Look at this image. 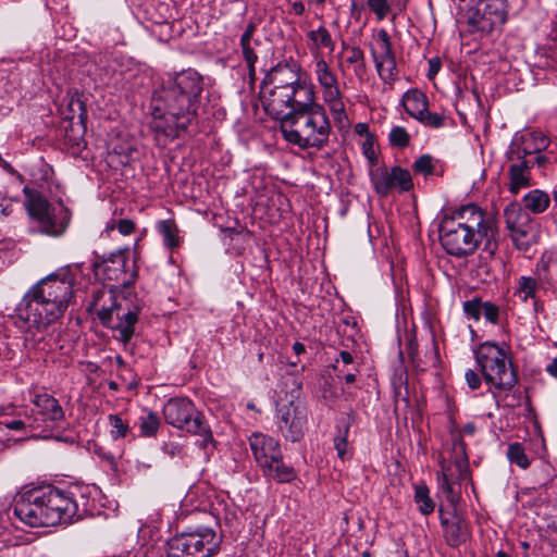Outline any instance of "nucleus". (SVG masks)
<instances>
[{
  "mask_svg": "<svg viewBox=\"0 0 557 557\" xmlns=\"http://www.w3.org/2000/svg\"><path fill=\"white\" fill-rule=\"evenodd\" d=\"M553 199H554L555 206H557V184H556V187L553 193Z\"/></svg>",
  "mask_w": 557,
  "mask_h": 557,
  "instance_id": "63",
  "label": "nucleus"
},
{
  "mask_svg": "<svg viewBox=\"0 0 557 557\" xmlns=\"http://www.w3.org/2000/svg\"><path fill=\"white\" fill-rule=\"evenodd\" d=\"M539 280L550 286L557 285V249L545 251L536 265Z\"/></svg>",
  "mask_w": 557,
  "mask_h": 557,
  "instance_id": "26",
  "label": "nucleus"
},
{
  "mask_svg": "<svg viewBox=\"0 0 557 557\" xmlns=\"http://www.w3.org/2000/svg\"><path fill=\"white\" fill-rule=\"evenodd\" d=\"M165 422L201 437L200 447L206 449L213 443L212 432L194 403L184 397L171 398L163 407Z\"/></svg>",
  "mask_w": 557,
  "mask_h": 557,
  "instance_id": "11",
  "label": "nucleus"
},
{
  "mask_svg": "<svg viewBox=\"0 0 557 557\" xmlns=\"http://www.w3.org/2000/svg\"><path fill=\"white\" fill-rule=\"evenodd\" d=\"M546 371L557 377V358H555L552 362H549L547 366H546Z\"/></svg>",
  "mask_w": 557,
  "mask_h": 557,
  "instance_id": "56",
  "label": "nucleus"
},
{
  "mask_svg": "<svg viewBox=\"0 0 557 557\" xmlns=\"http://www.w3.org/2000/svg\"><path fill=\"white\" fill-rule=\"evenodd\" d=\"M512 161L508 169V190L517 195L522 188L531 185V169L534 166V161L529 158Z\"/></svg>",
  "mask_w": 557,
  "mask_h": 557,
  "instance_id": "21",
  "label": "nucleus"
},
{
  "mask_svg": "<svg viewBox=\"0 0 557 557\" xmlns=\"http://www.w3.org/2000/svg\"><path fill=\"white\" fill-rule=\"evenodd\" d=\"M0 166L9 174L11 175H15L16 174V171L15 169L9 163L7 162L5 160L2 161V163L0 164Z\"/></svg>",
  "mask_w": 557,
  "mask_h": 557,
  "instance_id": "58",
  "label": "nucleus"
},
{
  "mask_svg": "<svg viewBox=\"0 0 557 557\" xmlns=\"http://www.w3.org/2000/svg\"><path fill=\"white\" fill-rule=\"evenodd\" d=\"M344 381L346 384H352L356 381V373L349 372L345 374Z\"/></svg>",
  "mask_w": 557,
  "mask_h": 557,
  "instance_id": "60",
  "label": "nucleus"
},
{
  "mask_svg": "<svg viewBox=\"0 0 557 557\" xmlns=\"http://www.w3.org/2000/svg\"><path fill=\"white\" fill-rule=\"evenodd\" d=\"M290 396L280 397L276 403L275 423L286 441L293 443L300 441L308 425V409L300 397L301 383L292 380Z\"/></svg>",
  "mask_w": 557,
  "mask_h": 557,
  "instance_id": "10",
  "label": "nucleus"
},
{
  "mask_svg": "<svg viewBox=\"0 0 557 557\" xmlns=\"http://www.w3.org/2000/svg\"><path fill=\"white\" fill-rule=\"evenodd\" d=\"M532 161H534V164H537L539 168H545V165L549 162L548 158L544 154L536 153L535 156L529 157Z\"/></svg>",
  "mask_w": 557,
  "mask_h": 557,
  "instance_id": "53",
  "label": "nucleus"
},
{
  "mask_svg": "<svg viewBox=\"0 0 557 557\" xmlns=\"http://www.w3.org/2000/svg\"><path fill=\"white\" fill-rule=\"evenodd\" d=\"M293 350H294V352H295L296 355H301V354H304V352H305V350H306V349H305V345H304V344H301V343H299V342H296V343H294V345H293Z\"/></svg>",
  "mask_w": 557,
  "mask_h": 557,
  "instance_id": "59",
  "label": "nucleus"
},
{
  "mask_svg": "<svg viewBox=\"0 0 557 557\" xmlns=\"http://www.w3.org/2000/svg\"><path fill=\"white\" fill-rule=\"evenodd\" d=\"M440 519L444 539L450 547H458L470 539V523L456 508L453 509V512L443 513L441 511Z\"/></svg>",
  "mask_w": 557,
  "mask_h": 557,
  "instance_id": "18",
  "label": "nucleus"
},
{
  "mask_svg": "<svg viewBox=\"0 0 557 557\" xmlns=\"http://www.w3.org/2000/svg\"><path fill=\"white\" fill-rule=\"evenodd\" d=\"M263 476L273 480L277 483H289L297 478V472L294 467L287 465L281 457H276L275 461H270L267 466L261 468Z\"/></svg>",
  "mask_w": 557,
  "mask_h": 557,
  "instance_id": "25",
  "label": "nucleus"
},
{
  "mask_svg": "<svg viewBox=\"0 0 557 557\" xmlns=\"http://www.w3.org/2000/svg\"><path fill=\"white\" fill-rule=\"evenodd\" d=\"M371 57L374 63L395 55L391 37L386 29H379L374 41L370 47Z\"/></svg>",
  "mask_w": 557,
  "mask_h": 557,
  "instance_id": "27",
  "label": "nucleus"
},
{
  "mask_svg": "<svg viewBox=\"0 0 557 557\" xmlns=\"http://www.w3.org/2000/svg\"><path fill=\"white\" fill-rule=\"evenodd\" d=\"M126 264H127V249L117 250L110 253L107 258L103 259L101 264V271L104 277L109 281H117L122 282V284H126L127 281L124 278L126 275Z\"/></svg>",
  "mask_w": 557,
  "mask_h": 557,
  "instance_id": "23",
  "label": "nucleus"
},
{
  "mask_svg": "<svg viewBox=\"0 0 557 557\" xmlns=\"http://www.w3.org/2000/svg\"><path fill=\"white\" fill-rule=\"evenodd\" d=\"M475 431H476V426L472 422L466 423L462 428V433L466 435L472 436V435H474Z\"/></svg>",
  "mask_w": 557,
  "mask_h": 557,
  "instance_id": "55",
  "label": "nucleus"
},
{
  "mask_svg": "<svg viewBox=\"0 0 557 557\" xmlns=\"http://www.w3.org/2000/svg\"><path fill=\"white\" fill-rule=\"evenodd\" d=\"M140 430V435L145 437L154 436L160 426V419L153 411H147L141 414L137 421Z\"/></svg>",
  "mask_w": 557,
  "mask_h": 557,
  "instance_id": "32",
  "label": "nucleus"
},
{
  "mask_svg": "<svg viewBox=\"0 0 557 557\" xmlns=\"http://www.w3.org/2000/svg\"><path fill=\"white\" fill-rule=\"evenodd\" d=\"M157 231L162 236L165 247L173 249L178 246V228L173 220H162L157 223Z\"/></svg>",
  "mask_w": 557,
  "mask_h": 557,
  "instance_id": "31",
  "label": "nucleus"
},
{
  "mask_svg": "<svg viewBox=\"0 0 557 557\" xmlns=\"http://www.w3.org/2000/svg\"><path fill=\"white\" fill-rule=\"evenodd\" d=\"M413 500L421 515L429 516L435 509V503L430 496V490L425 483L414 485Z\"/></svg>",
  "mask_w": 557,
  "mask_h": 557,
  "instance_id": "30",
  "label": "nucleus"
},
{
  "mask_svg": "<svg viewBox=\"0 0 557 557\" xmlns=\"http://www.w3.org/2000/svg\"><path fill=\"white\" fill-rule=\"evenodd\" d=\"M308 38L312 41L314 47L319 50L320 48H326L331 51L334 50V41L330 32L324 27L320 26L317 29L308 33Z\"/></svg>",
  "mask_w": 557,
  "mask_h": 557,
  "instance_id": "35",
  "label": "nucleus"
},
{
  "mask_svg": "<svg viewBox=\"0 0 557 557\" xmlns=\"http://www.w3.org/2000/svg\"><path fill=\"white\" fill-rule=\"evenodd\" d=\"M474 356L485 382L495 389L510 391L517 384V374L498 345L485 342L474 350Z\"/></svg>",
  "mask_w": 557,
  "mask_h": 557,
  "instance_id": "9",
  "label": "nucleus"
},
{
  "mask_svg": "<svg viewBox=\"0 0 557 557\" xmlns=\"http://www.w3.org/2000/svg\"><path fill=\"white\" fill-rule=\"evenodd\" d=\"M25 209L29 218V234L49 237L62 236L71 222V211L63 205L54 206L38 190L25 186Z\"/></svg>",
  "mask_w": 557,
  "mask_h": 557,
  "instance_id": "8",
  "label": "nucleus"
},
{
  "mask_svg": "<svg viewBox=\"0 0 557 557\" xmlns=\"http://www.w3.org/2000/svg\"><path fill=\"white\" fill-rule=\"evenodd\" d=\"M256 32V24L250 22L245 32L240 36L239 46L242 48L243 59L247 64L248 73L251 79L255 78L256 75V63L258 61V55L255 51V47L260 45L258 39H253V35Z\"/></svg>",
  "mask_w": 557,
  "mask_h": 557,
  "instance_id": "24",
  "label": "nucleus"
},
{
  "mask_svg": "<svg viewBox=\"0 0 557 557\" xmlns=\"http://www.w3.org/2000/svg\"><path fill=\"white\" fill-rule=\"evenodd\" d=\"M367 7L375 15L376 21L381 22L392 12L391 0H367Z\"/></svg>",
  "mask_w": 557,
  "mask_h": 557,
  "instance_id": "40",
  "label": "nucleus"
},
{
  "mask_svg": "<svg viewBox=\"0 0 557 557\" xmlns=\"http://www.w3.org/2000/svg\"><path fill=\"white\" fill-rule=\"evenodd\" d=\"M301 66L295 62L278 63L265 76V83L272 85L264 109L271 116H282V111L295 103H308L314 87L301 79Z\"/></svg>",
  "mask_w": 557,
  "mask_h": 557,
  "instance_id": "6",
  "label": "nucleus"
},
{
  "mask_svg": "<svg viewBox=\"0 0 557 557\" xmlns=\"http://www.w3.org/2000/svg\"><path fill=\"white\" fill-rule=\"evenodd\" d=\"M465 377H466V381H467V384L468 386L471 388V389H478L480 386H481V375L475 372L474 370H467L466 373H465Z\"/></svg>",
  "mask_w": 557,
  "mask_h": 557,
  "instance_id": "47",
  "label": "nucleus"
},
{
  "mask_svg": "<svg viewBox=\"0 0 557 557\" xmlns=\"http://www.w3.org/2000/svg\"><path fill=\"white\" fill-rule=\"evenodd\" d=\"M88 499L78 486L44 485L23 492L15 499L14 516L26 525L53 527L71 523L87 512Z\"/></svg>",
  "mask_w": 557,
  "mask_h": 557,
  "instance_id": "2",
  "label": "nucleus"
},
{
  "mask_svg": "<svg viewBox=\"0 0 557 557\" xmlns=\"http://www.w3.org/2000/svg\"><path fill=\"white\" fill-rule=\"evenodd\" d=\"M356 131L358 134H363V133L368 132V125L364 123H358L356 125Z\"/></svg>",
  "mask_w": 557,
  "mask_h": 557,
  "instance_id": "61",
  "label": "nucleus"
},
{
  "mask_svg": "<svg viewBox=\"0 0 557 557\" xmlns=\"http://www.w3.org/2000/svg\"><path fill=\"white\" fill-rule=\"evenodd\" d=\"M446 115L443 113L431 112L426 108L424 112L417 119L421 124L431 128H441L446 124Z\"/></svg>",
  "mask_w": 557,
  "mask_h": 557,
  "instance_id": "39",
  "label": "nucleus"
},
{
  "mask_svg": "<svg viewBox=\"0 0 557 557\" xmlns=\"http://www.w3.org/2000/svg\"><path fill=\"white\" fill-rule=\"evenodd\" d=\"M463 313L468 319H471L478 322L481 319L482 313V299L480 297H474L472 299L466 300L462 304Z\"/></svg>",
  "mask_w": 557,
  "mask_h": 557,
  "instance_id": "42",
  "label": "nucleus"
},
{
  "mask_svg": "<svg viewBox=\"0 0 557 557\" xmlns=\"http://www.w3.org/2000/svg\"><path fill=\"white\" fill-rule=\"evenodd\" d=\"M481 315H483L487 322L497 324L499 319V308L491 301H482Z\"/></svg>",
  "mask_w": 557,
  "mask_h": 557,
  "instance_id": "44",
  "label": "nucleus"
},
{
  "mask_svg": "<svg viewBox=\"0 0 557 557\" xmlns=\"http://www.w3.org/2000/svg\"><path fill=\"white\" fill-rule=\"evenodd\" d=\"M221 539L209 527L182 532L168 542L166 557H212L219 552Z\"/></svg>",
  "mask_w": 557,
  "mask_h": 557,
  "instance_id": "12",
  "label": "nucleus"
},
{
  "mask_svg": "<svg viewBox=\"0 0 557 557\" xmlns=\"http://www.w3.org/2000/svg\"><path fill=\"white\" fill-rule=\"evenodd\" d=\"M522 201L525 209L537 214L544 212L549 207L550 197L541 189H532L524 195Z\"/></svg>",
  "mask_w": 557,
  "mask_h": 557,
  "instance_id": "29",
  "label": "nucleus"
},
{
  "mask_svg": "<svg viewBox=\"0 0 557 557\" xmlns=\"http://www.w3.org/2000/svg\"><path fill=\"white\" fill-rule=\"evenodd\" d=\"M348 52V57L346 59L349 64H359L361 67L364 66V52L358 46L345 47Z\"/></svg>",
  "mask_w": 557,
  "mask_h": 557,
  "instance_id": "46",
  "label": "nucleus"
},
{
  "mask_svg": "<svg viewBox=\"0 0 557 557\" xmlns=\"http://www.w3.org/2000/svg\"><path fill=\"white\" fill-rule=\"evenodd\" d=\"M28 422L24 421V420H12V421H9V422H4V426L9 430H13V431H21V430H24L26 426L30 428L32 430H38L40 428V425L38 424V420L35 418V419H30L28 418L27 419Z\"/></svg>",
  "mask_w": 557,
  "mask_h": 557,
  "instance_id": "45",
  "label": "nucleus"
},
{
  "mask_svg": "<svg viewBox=\"0 0 557 557\" xmlns=\"http://www.w3.org/2000/svg\"><path fill=\"white\" fill-rule=\"evenodd\" d=\"M79 267L74 263L59 268L32 285L15 307L16 319L27 330L38 332H45L60 322L69 307L75 302L73 269Z\"/></svg>",
  "mask_w": 557,
  "mask_h": 557,
  "instance_id": "1",
  "label": "nucleus"
},
{
  "mask_svg": "<svg viewBox=\"0 0 557 557\" xmlns=\"http://www.w3.org/2000/svg\"><path fill=\"white\" fill-rule=\"evenodd\" d=\"M507 456L510 462L518 465L522 469L530 466L529 458L520 443H512L508 446Z\"/></svg>",
  "mask_w": 557,
  "mask_h": 557,
  "instance_id": "38",
  "label": "nucleus"
},
{
  "mask_svg": "<svg viewBox=\"0 0 557 557\" xmlns=\"http://www.w3.org/2000/svg\"><path fill=\"white\" fill-rule=\"evenodd\" d=\"M380 78L385 83L394 82L398 76L396 55L374 63Z\"/></svg>",
  "mask_w": 557,
  "mask_h": 557,
  "instance_id": "33",
  "label": "nucleus"
},
{
  "mask_svg": "<svg viewBox=\"0 0 557 557\" xmlns=\"http://www.w3.org/2000/svg\"><path fill=\"white\" fill-rule=\"evenodd\" d=\"M202 90L203 78L195 70L169 76L154 99L152 128L166 138H176L195 120Z\"/></svg>",
  "mask_w": 557,
  "mask_h": 557,
  "instance_id": "3",
  "label": "nucleus"
},
{
  "mask_svg": "<svg viewBox=\"0 0 557 557\" xmlns=\"http://www.w3.org/2000/svg\"><path fill=\"white\" fill-rule=\"evenodd\" d=\"M282 116L281 133L285 140L300 149H322L329 144L332 126L324 106L315 102V92L308 103H295Z\"/></svg>",
  "mask_w": 557,
  "mask_h": 557,
  "instance_id": "5",
  "label": "nucleus"
},
{
  "mask_svg": "<svg viewBox=\"0 0 557 557\" xmlns=\"http://www.w3.org/2000/svg\"><path fill=\"white\" fill-rule=\"evenodd\" d=\"M249 445L260 468L275 461V458L282 455L278 441L262 433H253L249 437Z\"/></svg>",
  "mask_w": 557,
  "mask_h": 557,
  "instance_id": "20",
  "label": "nucleus"
},
{
  "mask_svg": "<svg viewBox=\"0 0 557 557\" xmlns=\"http://www.w3.org/2000/svg\"><path fill=\"white\" fill-rule=\"evenodd\" d=\"M32 403L38 409V414L41 416L42 421L59 423L64 419L63 408L52 395L47 393L36 394Z\"/></svg>",
  "mask_w": 557,
  "mask_h": 557,
  "instance_id": "22",
  "label": "nucleus"
},
{
  "mask_svg": "<svg viewBox=\"0 0 557 557\" xmlns=\"http://www.w3.org/2000/svg\"><path fill=\"white\" fill-rule=\"evenodd\" d=\"M108 420L110 425V435L113 440L124 438L129 434L131 428L128 423L119 414H110Z\"/></svg>",
  "mask_w": 557,
  "mask_h": 557,
  "instance_id": "37",
  "label": "nucleus"
},
{
  "mask_svg": "<svg viewBox=\"0 0 557 557\" xmlns=\"http://www.w3.org/2000/svg\"><path fill=\"white\" fill-rule=\"evenodd\" d=\"M293 12L296 15H302L305 13V4L300 1L293 3Z\"/></svg>",
  "mask_w": 557,
  "mask_h": 557,
  "instance_id": "57",
  "label": "nucleus"
},
{
  "mask_svg": "<svg viewBox=\"0 0 557 557\" xmlns=\"http://www.w3.org/2000/svg\"><path fill=\"white\" fill-rule=\"evenodd\" d=\"M117 231L122 235H129L135 230V223L132 220L128 219H122L116 224Z\"/></svg>",
  "mask_w": 557,
  "mask_h": 557,
  "instance_id": "49",
  "label": "nucleus"
},
{
  "mask_svg": "<svg viewBox=\"0 0 557 557\" xmlns=\"http://www.w3.org/2000/svg\"><path fill=\"white\" fill-rule=\"evenodd\" d=\"M341 360L344 364H350L354 362V357L349 351L342 350L339 352V358L336 361Z\"/></svg>",
  "mask_w": 557,
  "mask_h": 557,
  "instance_id": "54",
  "label": "nucleus"
},
{
  "mask_svg": "<svg viewBox=\"0 0 557 557\" xmlns=\"http://www.w3.org/2000/svg\"><path fill=\"white\" fill-rule=\"evenodd\" d=\"M454 449L456 451V457L453 462H448L446 460L441 461L442 474L438 476V480L440 486L445 493L447 500L455 507L458 500V495L454 492L453 485L455 480L462 481L467 479L469 463L462 442L455 443Z\"/></svg>",
  "mask_w": 557,
  "mask_h": 557,
  "instance_id": "17",
  "label": "nucleus"
},
{
  "mask_svg": "<svg viewBox=\"0 0 557 557\" xmlns=\"http://www.w3.org/2000/svg\"><path fill=\"white\" fill-rule=\"evenodd\" d=\"M362 148H363V154L368 159L369 163L371 165H375L377 163V154H376V152H375V150L373 148L372 143L367 140L363 144Z\"/></svg>",
  "mask_w": 557,
  "mask_h": 557,
  "instance_id": "48",
  "label": "nucleus"
},
{
  "mask_svg": "<svg viewBox=\"0 0 557 557\" xmlns=\"http://www.w3.org/2000/svg\"><path fill=\"white\" fill-rule=\"evenodd\" d=\"M548 146V138L541 132H529L516 138L509 152L510 160H520L540 153Z\"/></svg>",
  "mask_w": 557,
  "mask_h": 557,
  "instance_id": "19",
  "label": "nucleus"
},
{
  "mask_svg": "<svg viewBox=\"0 0 557 557\" xmlns=\"http://www.w3.org/2000/svg\"><path fill=\"white\" fill-rule=\"evenodd\" d=\"M369 176L375 193L382 197H386L396 188L409 191L413 187L410 172L398 165L376 166L370 171Z\"/></svg>",
  "mask_w": 557,
  "mask_h": 557,
  "instance_id": "16",
  "label": "nucleus"
},
{
  "mask_svg": "<svg viewBox=\"0 0 557 557\" xmlns=\"http://www.w3.org/2000/svg\"><path fill=\"white\" fill-rule=\"evenodd\" d=\"M11 211H12L11 208H9L8 206L2 209V213L4 215H9L11 213Z\"/></svg>",
  "mask_w": 557,
  "mask_h": 557,
  "instance_id": "64",
  "label": "nucleus"
},
{
  "mask_svg": "<svg viewBox=\"0 0 557 557\" xmlns=\"http://www.w3.org/2000/svg\"><path fill=\"white\" fill-rule=\"evenodd\" d=\"M433 161L434 159L431 154H422L412 163V170L417 174L431 175L434 172Z\"/></svg>",
  "mask_w": 557,
  "mask_h": 557,
  "instance_id": "43",
  "label": "nucleus"
},
{
  "mask_svg": "<svg viewBox=\"0 0 557 557\" xmlns=\"http://www.w3.org/2000/svg\"><path fill=\"white\" fill-rule=\"evenodd\" d=\"M139 302H133L125 296H117L111 288L94 290L88 310L95 313L101 324L117 332V339L127 345L136 333Z\"/></svg>",
  "mask_w": 557,
  "mask_h": 557,
  "instance_id": "7",
  "label": "nucleus"
},
{
  "mask_svg": "<svg viewBox=\"0 0 557 557\" xmlns=\"http://www.w3.org/2000/svg\"><path fill=\"white\" fill-rule=\"evenodd\" d=\"M441 69V61L438 58H432L429 60V73L430 78L434 77Z\"/></svg>",
  "mask_w": 557,
  "mask_h": 557,
  "instance_id": "51",
  "label": "nucleus"
},
{
  "mask_svg": "<svg viewBox=\"0 0 557 557\" xmlns=\"http://www.w3.org/2000/svg\"><path fill=\"white\" fill-rule=\"evenodd\" d=\"M313 73L335 125L338 128L348 126L349 120L336 73L322 57L318 55L314 58Z\"/></svg>",
  "mask_w": 557,
  "mask_h": 557,
  "instance_id": "13",
  "label": "nucleus"
},
{
  "mask_svg": "<svg viewBox=\"0 0 557 557\" xmlns=\"http://www.w3.org/2000/svg\"><path fill=\"white\" fill-rule=\"evenodd\" d=\"M163 450L165 454H168L172 457H175V456L182 457V455H183L182 447L180 445L173 444V443L164 445Z\"/></svg>",
  "mask_w": 557,
  "mask_h": 557,
  "instance_id": "50",
  "label": "nucleus"
},
{
  "mask_svg": "<svg viewBox=\"0 0 557 557\" xmlns=\"http://www.w3.org/2000/svg\"><path fill=\"white\" fill-rule=\"evenodd\" d=\"M537 282L531 276H521L518 281L517 294L522 301H528L535 297Z\"/></svg>",
  "mask_w": 557,
  "mask_h": 557,
  "instance_id": "36",
  "label": "nucleus"
},
{
  "mask_svg": "<svg viewBox=\"0 0 557 557\" xmlns=\"http://www.w3.org/2000/svg\"><path fill=\"white\" fill-rule=\"evenodd\" d=\"M507 15L506 0H480L468 22L473 32L488 35L505 24Z\"/></svg>",
  "mask_w": 557,
  "mask_h": 557,
  "instance_id": "14",
  "label": "nucleus"
},
{
  "mask_svg": "<svg viewBox=\"0 0 557 557\" xmlns=\"http://www.w3.org/2000/svg\"><path fill=\"white\" fill-rule=\"evenodd\" d=\"M496 233L495 218L474 203L462 206L451 216H445L438 227L443 249L456 258L473 255L481 244H484V250L493 252Z\"/></svg>",
  "mask_w": 557,
  "mask_h": 557,
  "instance_id": "4",
  "label": "nucleus"
},
{
  "mask_svg": "<svg viewBox=\"0 0 557 557\" xmlns=\"http://www.w3.org/2000/svg\"><path fill=\"white\" fill-rule=\"evenodd\" d=\"M504 218L515 246L519 250H528L536 239V227L529 214L511 203L505 208Z\"/></svg>",
  "mask_w": 557,
  "mask_h": 557,
  "instance_id": "15",
  "label": "nucleus"
},
{
  "mask_svg": "<svg viewBox=\"0 0 557 557\" xmlns=\"http://www.w3.org/2000/svg\"><path fill=\"white\" fill-rule=\"evenodd\" d=\"M495 557H511V556L503 550H499V552H497Z\"/></svg>",
  "mask_w": 557,
  "mask_h": 557,
  "instance_id": "62",
  "label": "nucleus"
},
{
  "mask_svg": "<svg viewBox=\"0 0 557 557\" xmlns=\"http://www.w3.org/2000/svg\"><path fill=\"white\" fill-rule=\"evenodd\" d=\"M403 103L406 112L416 120L428 108L426 96L418 89L408 90L403 97Z\"/></svg>",
  "mask_w": 557,
  "mask_h": 557,
  "instance_id": "28",
  "label": "nucleus"
},
{
  "mask_svg": "<svg viewBox=\"0 0 557 557\" xmlns=\"http://www.w3.org/2000/svg\"><path fill=\"white\" fill-rule=\"evenodd\" d=\"M391 146L397 148H405L409 145L410 136L405 127L394 126L388 135Z\"/></svg>",
  "mask_w": 557,
  "mask_h": 557,
  "instance_id": "41",
  "label": "nucleus"
},
{
  "mask_svg": "<svg viewBox=\"0 0 557 557\" xmlns=\"http://www.w3.org/2000/svg\"><path fill=\"white\" fill-rule=\"evenodd\" d=\"M363 9H364V0H351L350 11H351L352 15H357L359 17V15Z\"/></svg>",
  "mask_w": 557,
  "mask_h": 557,
  "instance_id": "52",
  "label": "nucleus"
},
{
  "mask_svg": "<svg viewBox=\"0 0 557 557\" xmlns=\"http://www.w3.org/2000/svg\"><path fill=\"white\" fill-rule=\"evenodd\" d=\"M350 424L349 422L343 421L337 425L338 434L334 437V447L337 451V456L345 460L349 453H348V432H349Z\"/></svg>",
  "mask_w": 557,
  "mask_h": 557,
  "instance_id": "34",
  "label": "nucleus"
}]
</instances>
